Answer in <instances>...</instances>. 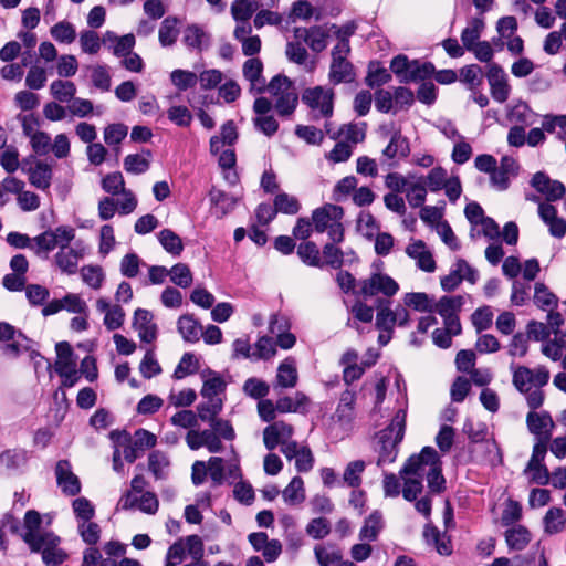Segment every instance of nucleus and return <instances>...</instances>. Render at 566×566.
<instances>
[{"mask_svg":"<svg viewBox=\"0 0 566 566\" xmlns=\"http://www.w3.org/2000/svg\"><path fill=\"white\" fill-rule=\"evenodd\" d=\"M406 417V410L399 409L389 426L377 433L375 451L378 453L376 462L378 467L390 464L396 461L398 455V446L405 437Z\"/></svg>","mask_w":566,"mask_h":566,"instance_id":"1","label":"nucleus"},{"mask_svg":"<svg viewBox=\"0 0 566 566\" xmlns=\"http://www.w3.org/2000/svg\"><path fill=\"white\" fill-rule=\"evenodd\" d=\"M343 217L344 209L340 206L325 203L312 212L314 230L317 233L327 231L331 241L340 243L344 240Z\"/></svg>","mask_w":566,"mask_h":566,"instance_id":"2","label":"nucleus"},{"mask_svg":"<svg viewBox=\"0 0 566 566\" xmlns=\"http://www.w3.org/2000/svg\"><path fill=\"white\" fill-rule=\"evenodd\" d=\"M349 51L350 48L347 40H342L332 50V63L328 77L334 85L350 83L355 80L354 66L347 60Z\"/></svg>","mask_w":566,"mask_h":566,"instance_id":"3","label":"nucleus"},{"mask_svg":"<svg viewBox=\"0 0 566 566\" xmlns=\"http://www.w3.org/2000/svg\"><path fill=\"white\" fill-rule=\"evenodd\" d=\"M359 290L356 294L364 297L382 294L385 296H394L398 290V283L387 274L374 273L370 277L358 282Z\"/></svg>","mask_w":566,"mask_h":566,"instance_id":"4","label":"nucleus"},{"mask_svg":"<svg viewBox=\"0 0 566 566\" xmlns=\"http://www.w3.org/2000/svg\"><path fill=\"white\" fill-rule=\"evenodd\" d=\"M302 101L312 109H319L323 117L333 115L334 92L331 88L315 86L307 88L302 95Z\"/></svg>","mask_w":566,"mask_h":566,"instance_id":"5","label":"nucleus"},{"mask_svg":"<svg viewBox=\"0 0 566 566\" xmlns=\"http://www.w3.org/2000/svg\"><path fill=\"white\" fill-rule=\"evenodd\" d=\"M486 78L492 98L497 103L506 102L510 96L511 86L504 70L499 64L491 63L488 65Z\"/></svg>","mask_w":566,"mask_h":566,"instance_id":"6","label":"nucleus"},{"mask_svg":"<svg viewBox=\"0 0 566 566\" xmlns=\"http://www.w3.org/2000/svg\"><path fill=\"white\" fill-rule=\"evenodd\" d=\"M57 485L66 495L74 496L81 492L80 479L72 472L71 463L67 460H60L55 467Z\"/></svg>","mask_w":566,"mask_h":566,"instance_id":"7","label":"nucleus"},{"mask_svg":"<svg viewBox=\"0 0 566 566\" xmlns=\"http://www.w3.org/2000/svg\"><path fill=\"white\" fill-rule=\"evenodd\" d=\"M294 36L304 41L316 53L324 51L327 46L328 32L321 25L295 28Z\"/></svg>","mask_w":566,"mask_h":566,"instance_id":"8","label":"nucleus"},{"mask_svg":"<svg viewBox=\"0 0 566 566\" xmlns=\"http://www.w3.org/2000/svg\"><path fill=\"white\" fill-rule=\"evenodd\" d=\"M531 185L538 192L544 195L547 201L558 200L565 195L564 185L560 181L549 179V177L542 171L533 176Z\"/></svg>","mask_w":566,"mask_h":566,"instance_id":"9","label":"nucleus"},{"mask_svg":"<svg viewBox=\"0 0 566 566\" xmlns=\"http://www.w3.org/2000/svg\"><path fill=\"white\" fill-rule=\"evenodd\" d=\"M187 446L191 450H198L202 447H206L211 453H218L223 450V444L221 441H218L210 430H189L186 434Z\"/></svg>","mask_w":566,"mask_h":566,"instance_id":"10","label":"nucleus"},{"mask_svg":"<svg viewBox=\"0 0 566 566\" xmlns=\"http://www.w3.org/2000/svg\"><path fill=\"white\" fill-rule=\"evenodd\" d=\"M148 310L137 308L134 314L133 327L138 332L142 342L151 343L157 337V325L153 322Z\"/></svg>","mask_w":566,"mask_h":566,"instance_id":"11","label":"nucleus"},{"mask_svg":"<svg viewBox=\"0 0 566 566\" xmlns=\"http://www.w3.org/2000/svg\"><path fill=\"white\" fill-rule=\"evenodd\" d=\"M538 214L548 227L551 235L562 239L566 234V220L557 216V209L549 203H539Z\"/></svg>","mask_w":566,"mask_h":566,"instance_id":"12","label":"nucleus"},{"mask_svg":"<svg viewBox=\"0 0 566 566\" xmlns=\"http://www.w3.org/2000/svg\"><path fill=\"white\" fill-rule=\"evenodd\" d=\"M83 258V252L73 247L59 248V251L54 255V263L61 270V272L72 275L77 272V265L80 260Z\"/></svg>","mask_w":566,"mask_h":566,"instance_id":"13","label":"nucleus"},{"mask_svg":"<svg viewBox=\"0 0 566 566\" xmlns=\"http://www.w3.org/2000/svg\"><path fill=\"white\" fill-rule=\"evenodd\" d=\"M354 403L355 394L348 390L343 392L333 416L335 422H337L345 430L352 427L353 420L355 418Z\"/></svg>","mask_w":566,"mask_h":566,"instance_id":"14","label":"nucleus"},{"mask_svg":"<svg viewBox=\"0 0 566 566\" xmlns=\"http://www.w3.org/2000/svg\"><path fill=\"white\" fill-rule=\"evenodd\" d=\"M182 42L188 49L201 52L210 44V34L198 24H189L184 30Z\"/></svg>","mask_w":566,"mask_h":566,"instance_id":"15","label":"nucleus"},{"mask_svg":"<svg viewBox=\"0 0 566 566\" xmlns=\"http://www.w3.org/2000/svg\"><path fill=\"white\" fill-rule=\"evenodd\" d=\"M22 538L33 553L42 554L43 548L57 546L60 544V537L51 532H25Z\"/></svg>","mask_w":566,"mask_h":566,"instance_id":"16","label":"nucleus"},{"mask_svg":"<svg viewBox=\"0 0 566 566\" xmlns=\"http://www.w3.org/2000/svg\"><path fill=\"white\" fill-rule=\"evenodd\" d=\"M526 424L531 433L538 439L543 438L547 431L554 428V421L547 411H530L526 416Z\"/></svg>","mask_w":566,"mask_h":566,"instance_id":"17","label":"nucleus"},{"mask_svg":"<svg viewBox=\"0 0 566 566\" xmlns=\"http://www.w3.org/2000/svg\"><path fill=\"white\" fill-rule=\"evenodd\" d=\"M410 153L408 138L402 136L400 132H395L382 150V156L386 160L402 159Z\"/></svg>","mask_w":566,"mask_h":566,"instance_id":"18","label":"nucleus"},{"mask_svg":"<svg viewBox=\"0 0 566 566\" xmlns=\"http://www.w3.org/2000/svg\"><path fill=\"white\" fill-rule=\"evenodd\" d=\"M298 375L293 358H286L279 367L275 377L274 387L277 388H294L297 384Z\"/></svg>","mask_w":566,"mask_h":566,"instance_id":"19","label":"nucleus"},{"mask_svg":"<svg viewBox=\"0 0 566 566\" xmlns=\"http://www.w3.org/2000/svg\"><path fill=\"white\" fill-rule=\"evenodd\" d=\"M52 168L44 161H36L34 167L29 169V181L38 189L45 190L51 186Z\"/></svg>","mask_w":566,"mask_h":566,"instance_id":"20","label":"nucleus"},{"mask_svg":"<svg viewBox=\"0 0 566 566\" xmlns=\"http://www.w3.org/2000/svg\"><path fill=\"white\" fill-rule=\"evenodd\" d=\"M384 528L382 514L374 511L364 522L359 531V539L375 542Z\"/></svg>","mask_w":566,"mask_h":566,"instance_id":"21","label":"nucleus"},{"mask_svg":"<svg viewBox=\"0 0 566 566\" xmlns=\"http://www.w3.org/2000/svg\"><path fill=\"white\" fill-rule=\"evenodd\" d=\"M464 305V297L461 295L442 296L433 304V312H437L442 318L459 315Z\"/></svg>","mask_w":566,"mask_h":566,"instance_id":"22","label":"nucleus"},{"mask_svg":"<svg viewBox=\"0 0 566 566\" xmlns=\"http://www.w3.org/2000/svg\"><path fill=\"white\" fill-rule=\"evenodd\" d=\"M505 542L510 549L522 551L531 542V533L523 525H516L505 531Z\"/></svg>","mask_w":566,"mask_h":566,"instance_id":"23","label":"nucleus"},{"mask_svg":"<svg viewBox=\"0 0 566 566\" xmlns=\"http://www.w3.org/2000/svg\"><path fill=\"white\" fill-rule=\"evenodd\" d=\"M153 154L149 149L143 151V155L130 154L124 159V169L134 175L146 172L150 166V158Z\"/></svg>","mask_w":566,"mask_h":566,"instance_id":"24","label":"nucleus"},{"mask_svg":"<svg viewBox=\"0 0 566 566\" xmlns=\"http://www.w3.org/2000/svg\"><path fill=\"white\" fill-rule=\"evenodd\" d=\"M178 332L189 343H196L201 335V325L192 315H182L177 322Z\"/></svg>","mask_w":566,"mask_h":566,"instance_id":"25","label":"nucleus"},{"mask_svg":"<svg viewBox=\"0 0 566 566\" xmlns=\"http://www.w3.org/2000/svg\"><path fill=\"white\" fill-rule=\"evenodd\" d=\"M210 200L214 206L218 218H222L231 212L237 205V199L233 196L219 189H212L210 191Z\"/></svg>","mask_w":566,"mask_h":566,"instance_id":"26","label":"nucleus"},{"mask_svg":"<svg viewBox=\"0 0 566 566\" xmlns=\"http://www.w3.org/2000/svg\"><path fill=\"white\" fill-rule=\"evenodd\" d=\"M297 255L308 266L323 268L324 262L321 256V251L315 242L305 241L297 247Z\"/></svg>","mask_w":566,"mask_h":566,"instance_id":"27","label":"nucleus"},{"mask_svg":"<svg viewBox=\"0 0 566 566\" xmlns=\"http://www.w3.org/2000/svg\"><path fill=\"white\" fill-rule=\"evenodd\" d=\"M485 24L482 18H472L467 28L461 32V41L465 50L476 45Z\"/></svg>","mask_w":566,"mask_h":566,"instance_id":"28","label":"nucleus"},{"mask_svg":"<svg viewBox=\"0 0 566 566\" xmlns=\"http://www.w3.org/2000/svg\"><path fill=\"white\" fill-rule=\"evenodd\" d=\"M178 24L179 20L176 17H167L163 20L158 32V39L163 46H171L176 43L179 35Z\"/></svg>","mask_w":566,"mask_h":566,"instance_id":"29","label":"nucleus"},{"mask_svg":"<svg viewBox=\"0 0 566 566\" xmlns=\"http://www.w3.org/2000/svg\"><path fill=\"white\" fill-rule=\"evenodd\" d=\"M308 405V398L301 391H296L293 397L284 396L276 400L277 412H298Z\"/></svg>","mask_w":566,"mask_h":566,"instance_id":"30","label":"nucleus"},{"mask_svg":"<svg viewBox=\"0 0 566 566\" xmlns=\"http://www.w3.org/2000/svg\"><path fill=\"white\" fill-rule=\"evenodd\" d=\"M507 117L510 122L520 124V126H532L536 123L537 115L526 103L520 102L510 109Z\"/></svg>","mask_w":566,"mask_h":566,"instance_id":"31","label":"nucleus"},{"mask_svg":"<svg viewBox=\"0 0 566 566\" xmlns=\"http://www.w3.org/2000/svg\"><path fill=\"white\" fill-rule=\"evenodd\" d=\"M545 533L553 535L565 528V512L560 507H551L543 520Z\"/></svg>","mask_w":566,"mask_h":566,"instance_id":"32","label":"nucleus"},{"mask_svg":"<svg viewBox=\"0 0 566 566\" xmlns=\"http://www.w3.org/2000/svg\"><path fill=\"white\" fill-rule=\"evenodd\" d=\"M314 554L319 566H331L343 558L342 551L334 544L316 545Z\"/></svg>","mask_w":566,"mask_h":566,"instance_id":"33","label":"nucleus"},{"mask_svg":"<svg viewBox=\"0 0 566 566\" xmlns=\"http://www.w3.org/2000/svg\"><path fill=\"white\" fill-rule=\"evenodd\" d=\"M434 73V65L431 62H419L418 60L411 61L410 71L403 78L402 83L424 81L431 77Z\"/></svg>","mask_w":566,"mask_h":566,"instance_id":"34","label":"nucleus"},{"mask_svg":"<svg viewBox=\"0 0 566 566\" xmlns=\"http://www.w3.org/2000/svg\"><path fill=\"white\" fill-rule=\"evenodd\" d=\"M259 7L260 3L256 0H234L231 4L232 18L237 22L249 21Z\"/></svg>","mask_w":566,"mask_h":566,"instance_id":"35","label":"nucleus"},{"mask_svg":"<svg viewBox=\"0 0 566 566\" xmlns=\"http://www.w3.org/2000/svg\"><path fill=\"white\" fill-rule=\"evenodd\" d=\"M55 248H59V242L51 230H48L33 238L31 250L39 256L48 258V254Z\"/></svg>","mask_w":566,"mask_h":566,"instance_id":"36","label":"nucleus"},{"mask_svg":"<svg viewBox=\"0 0 566 566\" xmlns=\"http://www.w3.org/2000/svg\"><path fill=\"white\" fill-rule=\"evenodd\" d=\"M163 248L171 255L178 256L184 250L181 238L170 229H163L157 234Z\"/></svg>","mask_w":566,"mask_h":566,"instance_id":"37","label":"nucleus"},{"mask_svg":"<svg viewBox=\"0 0 566 566\" xmlns=\"http://www.w3.org/2000/svg\"><path fill=\"white\" fill-rule=\"evenodd\" d=\"M405 306L411 307L415 311L422 313H432L433 312V303L427 293L423 292H412L407 293L403 296Z\"/></svg>","mask_w":566,"mask_h":566,"instance_id":"38","label":"nucleus"},{"mask_svg":"<svg viewBox=\"0 0 566 566\" xmlns=\"http://www.w3.org/2000/svg\"><path fill=\"white\" fill-rule=\"evenodd\" d=\"M284 501L290 505H296L305 500L304 482L300 476H294L282 492Z\"/></svg>","mask_w":566,"mask_h":566,"instance_id":"39","label":"nucleus"},{"mask_svg":"<svg viewBox=\"0 0 566 566\" xmlns=\"http://www.w3.org/2000/svg\"><path fill=\"white\" fill-rule=\"evenodd\" d=\"M388 305V301H377L378 313L376 315V327L382 332H394V326L396 324L392 310H390Z\"/></svg>","mask_w":566,"mask_h":566,"instance_id":"40","label":"nucleus"},{"mask_svg":"<svg viewBox=\"0 0 566 566\" xmlns=\"http://www.w3.org/2000/svg\"><path fill=\"white\" fill-rule=\"evenodd\" d=\"M207 401L197 406V413L201 421L209 422L222 411L223 401L221 398H205Z\"/></svg>","mask_w":566,"mask_h":566,"instance_id":"41","label":"nucleus"},{"mask_svg":"<svg viewBox=\"0 0 566 566\" xmlns=\"http://www.w3.org/2000/svg\"><path fill=\"white\" fill-rule=\"evenodd\" d=\"M298 103L296 90L285 91L275 98L274 107L280 116H289L294 113Z\"/></svg>","mask_w":566,"mask_h":566,"instance_id":"42","label":"nucleus"},{"mask_svg":"<svg viewBox=\"0 0 566 566\" xmlns=\"http://www.w3.org/2000/svg\"><path fill=\"white\" fill-rule=\"evenodd\" d=\"M111 439L113 441H115L116 443L126 444L124 448V451H123V455L127 462L133 463L139 457L138 451L140 449L138 447H136L134 442H132V439H130V436L128 432L112 431Z\"/></svg>","mask_w":566,"mask_h":566,"instance_id":"43","label":"nucleus"},{"mask_svg":"<svg viewBox=\"0 0 566 566\" xmlns=\"http://www.w3.org/2000/svg\"><path fill=\"white\" fill-rule=\"evenodd\" d=\"M460 82L468 85L471 91H474L483 83V71L478 64L465 65L460 70Z\"/></svg>","mask_w":566,"mask_h":566,"instance_id":"44","label":"nucleus"},{"mask_svg":"<svg viewBox=\"0 0 566 566\" xmlns=\"http://www.w3.org/2000/svg\"><path fill=\"white\" fill-rule=\"evenodd\" d=\"M51 94L61 103H67L73 99L76 93V86L73 82L56 80L51 83Z\"/></svg>","mask_w":566,"mask_h":566,"instance_id":"45","label":"nucleus"},{"mask_svg":"<svg viewBox=\"0 0 566 566\" xmlns=\"http://www.w3.org/2000/svg\"><path fill=\"white\" fill-rule=\"evenodd\" d=\"M336 242H328L323 247L322 254L324 256V266L328 265L332 269L338 270L344 264L345 252L336 247Z\"/></svg>","mask_w":566,"mask_h":566,"instance_id":"46","label":"nucleus"},{"mask_svg":"<svg viewBox=\"0 0 566 566\" xmlns=\"http://www.w3.org/2000/svg\"><path fill=\"white\" fill-rule=\"evenodd\" d=\"M208 423L210 426V432H213L218 441H221V439L227 441H232L235 439L234 429L229 420L217 417L213 420H210Z\"/></svg>","mask_w":566,"mask_h":566,"instance_id":"47","label":"nucleus"},{"mask_svg":"<svg viewBox=\"0 0 566 566\" xmlns=\"http://www.w3.org/2000/svg\"><path fill=\"white\" fill-rule=\"evenodd\" d=\"M534 303L542 310H551L557 306V297L544 283L535 284Z\"/></svg>","mask_w":566,"mask_h":566,"instance_id":"48","label":"nucleus"},{"mask_svg":"<svg viewBox=\"0 0 566 566\" xmlns=\"http://www.w3.org/2000/svg\"><path fill=\"white\" fill-rule=\"evenodd\" d=\"M366 464L363 460L349 462L344 471L343 480L350 488H358L361 484V473Z\"/></svg>","mask_w":566,"mask_h":566,"instance_id":"49","label":"nucleus"},{"mask_svg":"<svg viewBox=\"0 0 566 566\" xmlns=\"http://www.w3.org/2000/svg\"><path fill=\"white\" fill-rule=\"evenodd\" d=\"M274 206L279 212L284 214H296L301 209V203L297 198L286 192H281L275 196Z\"/></svg>","mask_w":566,"mask_h":566,"instance_id":"50","label":"nucleus"},{"mask_svg":"<svg viewBox=\"0 0 566 566\" xmlns=\"http://www.w3.org/2000/svg\"><path fill=\"white\" fill-rule=\"evenodd\" d=\"M211 377L205 379L203 386L201 388V396L203 398H219V394L223 392L226 390V382L216 373H211Z\"/></svg>","mask_w":566,"mask_h":566,"instance_id":"51","label":"nucleus"},{"mask_svg":"<svg viewBox=\"0 0 566 566\" xmlns=\"http://www.w3.org/2000/svg\"><path fill=\"white\" fill-rule=\"evenodd\" d=\"M52 38L60 43H72L76 38L75 28L66 21L54 24L51 30Z\"/></svg>","mask_w":566,"mask_h":566,"instance_id":"52","label":"nucleus"},{"mask_svg":"<svg viewBox=\"0 0 566 566\" xmlns=\"http://www.w3.org/2000/svg\"><path fill=\"white\" fill-rule=\"evenodd\" d=\"M171 83L179 90L186 91L193 87L198 82V75L191 71L175 70L170 73Z\"/></svg>","mask_w":566,"mask_h":566,"instance_id":"53","label":"nucleus"},{"mask_svg":"<svg viewBox=\"0 0 566 566\" xmlns=\"http://www.w3.org/2000/svg\"><path fill=\"white\" fill-rule=\"evenodd\" d=\"M170 280L174 284L186 289L192 283V273L190 268L185 263L175 264L170 271H168Z\"/></svg>","mask_w":566,"mask_h":566,"instance_id":"54","label":"nucleus"},{"mask_svg":"<svg viewBox=\"0 0 566 566\" xmlns=\"http://www.w3.org/2000/svg\"><path fill=\"white\" fill-rule=\"evenodd\" d=\"M243 391L247 396L261 400L269 395L270 387L265 381L251 377L244 381Z\"/></svg>","mask_w":566,"mask_h":566,"instance_id":"55","label":"nucleus"},{"mask_svg":"<svg viewBox=\"0 0 566 566\" xmlns=\"http://www.w3.org/2000/svg\"><path fill=\"white\" fill-rule=\"evenodd\" d=\"M255 350L252 352V360L269 359L276 353L275 343L269 336H262L254 345Z\"/></svg>","mask_w":566,"mask_h":566,"instance_id":"56","label":"nucleus"},{"mask_svg":"<svg viewBox=\"0 0 566 566\" xmlns=\"http://www.w3.org/2000/svg\"><path fill=\"white\" fill-rule=\"evenodd\" d=\"M0 460L9 469H20L28 462V452L23 449L7 450L1 453Z\"/></svg>","mask_w":566,"mask_h":566,"instance_id":"57","label":"nucleus"},{"mask_svg":"<svg viewBox=\"0 0 566 566\" xmlns=\"http://www.w3.org/2000/svg\"><path fill=\"white\" fill-rule=\"evenodd\" d=\"M102 188L105 192L111 195H122L127 190L125 188L123 175L119 171L107 174L102 179Z\"/></svg>","mask_w":566,"mask_h":566,"instance_id":"58","label":"nucleus"},{"mask_svg":"<svg viewBox=\"0 0 566 566\" xmlns=\"http://www.w3.org/2000/svg\"><path fill=\"white\" fill-rule=\"evenodd\" d=\"M82 280L92 289L98 290L104 281V273L98 265H85L81 269Z\"/></svg>","mask_w":566,"mask_h":566,"instance_id":"59","label":"nucleus"},{"mask_svg":"<svg viewBox=\"0 0 566 566\" xmlns=\"http://www.w3.org/2000/svg\"><path fill=\"white\" fill-rule=\"evenodd\" d=\"M406 196L409 205L413 208L422 207L426 201L427 189L422 180L411 184L406 189Z\"/></svg>","mask_w":566,"mask_h":566,"instance_id":"60","label":"nucleus"},{"mask_svg":"<svg viewBox=\"0 0 566 566\" xmlns=\"http://www.w3.org/2000/svg\"><path fill=\"white\" fill-rule=\"evenodd\" d=\"M139 371L146 379H150L161 373V367L151 349H148L142 359Z\"/></svg>","mask_w":566,"mask_h":566,"instance_id":"61","label":"nucleus"},{"mask_svg":"<svg viewBox=\"0 0 566 566\" xmlns=\"http://www.w3.org/2000/svg\"><path fill=\"white\" fill-rule=\"evenodd\" d=\"M169 465L168 458L160 451H153L148 457V468L155 479L165 478L164 470Z\"/></svg>","mask_w":566,"mask_h":566,"instance_id":"62","label":"nucleus"},{"mask_svg":"<svg viewBox=\"0 0 566 566\" xmlns=\"http://www.w3.org/2000/svg\"><path fill=\"white\" fill-rule=\"evenodd\" d=\"M24 290L30 305L34 307L44 305L50 296V291L40 284H29Z\"/></svg>","mask_w":566,"mask_h":566,"instance_id":"63","label":"nucleus"},{"mask_svg":"<svg viewBox=\"0 0 566 566\" xmlns=\"http://www.w3.org/2000/svg\"><path fill=\"white\" fill-rule=\"evenodd\" d=\"M532 369L525 366L517 367L513 373V385L521 392L526 394L532 386Z\"/></svg>","mask_w":566,"mask_h":566,"instance_id":"64","label":"nucleus"}]
</instances>
